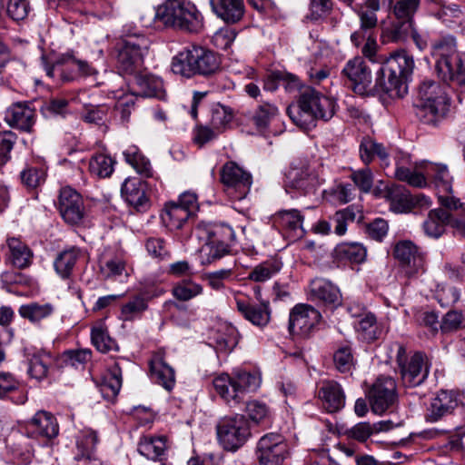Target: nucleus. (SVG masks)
I'll list each match as a JSON object with an SVG mask.
<instances>
[{"instance_id": "nucleus-22", "label": "nucleus", "mask_w": 465, "mask_h": 465, "mask_svg": "<svg viewBox=\"0 0 465 465\" xmlns=\"http://www.w3.org/2000/svg\"><path fill=\"white\" fill-rule=\"evenodd\" d=\"M318 397L322 407L330 413L337 412L345 406V393L335 381H322L318 388Z\"/></svg>"}, {"instance_id": "nucleus-14", "label": "nucleus", "mask_w": 465, "mask_h": 465, "mask_svg": "<svg viewBox=\"0 0 465 465\" xmlns=\"http://www.w3.org/2000/svg\"><path fill=\"white\" fill-rule=\"evenodd\" d=\"M43 64L46 75L50 78L59 77L63 82H69L74 80V75L71 74L75 68L84 75H91L94 73L87 63L84 61H77L72 55L64 54L56 58L51 64H49L43 57Z\"/></svg>"}, {"instance_id": "nucleus-39", "label": "nucleus", "mask_w": 465, "mask_h": 465, "mask_svg": "<svg viewBox=\"0 0 465 465\" xmlns=\"http://www.w3.org/2000/svg\"><path fill=\"white\" fill-rule=\"evenodd\" d=\"M360 156L365 164H369L375 156L379 157L381 162L388 160L387 149L381 144L371 139L364 137L360 144Z\"/></svg>"}, {"instance_id": "nucleus-12", "label": "nucleus", "mask_w": 465, "mask_h": 465, "mask_svg": "<svg viewBox=\"0 0 465 465\" xmlns=\"http://www.w3.org/2000/svg\"><path fill=\"white\" fill-rule=\"evenodd\" d=\"M420 5V0H397L391 6V14L397 20L391 28L393 41H402L412 31L414 15Z\"/></svg>"}, {"instance_id": "nucleus-38", "label": "nucleus", "mask_w": 465, "mask_h": 465, "mask_svg": "<svg viewBox=\"0 0 465 465\" xmlns=\"http://www.w3.org/2000/svg\"><path fill=\"white\" fill-rule=\"evenodd\" d=\"M52 363L53 356L51 353L46 351L35 353L29 360L28 374L37 381H42L47 377Z\"/></svg>"}, {"instance_id": "nucleus-62", "label": "nucleus", "mask_w": 465, "mask_h": 465, "mask_svg": "<svg viewBox=\"0 0 465 465\" xmlns=\"http://www.w3.org/2000/svg\"><path fill=\"white\" fill-rule=\"evenodd\" d=\"M434 5L440 6V9L434 12V15L444 23L451 22L452 19H458L462 15L461 8L456 4L446 5L440 0Z\"/></svg>"}, {"instance_id": "nucleus-53", "label": "nucleus", "mask_w": 465, "mask_h": 465, "mask_svg": "<svg viewBox=\"0 0 465 465\" xmlns=\"http://www.w3.org/2000/svg\"><path fill=\"white\" fill-rule=\"evenodd\" d=\"M92 342L101 352H107L115 347L114 341L109 336L107 330L99 324L92 329Z\"/></svg>"}, {"instance_id": "nucleus-2", "label": "nucleus", "mask_w": 465, "mask_h": 465, "mask_svg": "<svg viewBox=\"0 0 465 465\" xmlns=\"http://www.w3.org/2000/svg\"><path fill=\"white\" fill-rule=\"evenodd\" d=\"M450 97L445 85L431 80H423L418 88L415 114L425 124L436 126L450 111Z\"/></svg>"}, {"instance_id": "nucleus-45", "label": "nucleus", "mask_w": 465, "mask_h": 465, "mask_svg": "<svg viewBox=\"0 0 465 465\" xmlns=\"http://www.w3.org/2000/svg\"><path fill=\"white\" fill-rule=\"evenodd\" d=\"M234 200L244 199L252 184V174L234 163Z\"/></svg>"}, {"instance_id": "nucleus-41", "label": "nucleus", "mask_w": 465, "mask_h": 465, "mask_svg": "<svg viewBox=\"0 0 465 465\" xmlns=\"http://www.w3.org/2000/svg\"><path fill=\"white\" fill-rule=\"evenodd\" d=\"M190 216V212L179 206L176 203H167L162 214L163 222L171 229L182 228Z\"/></svg>"}, {"instance_id": "nucleus-10", "label": "nucleus", "mask_w": 465, "mask_h": 465, "mask_svg": "<svg viewBox=\"0 0 465 465\" xmlns=\"http://www.w3.org/2000/svg\"><path fill=\"white\" fill-rule=\"evenodd\" d=\"M256 455L259 465H282L289 456V446L282 434L270 432L258 440Z\"/></svg>"}, {"instance_id": "nucleus-43", "label": "nucleus", "mask_w": 465, "mask_h": 465, "mask_svg": "<svg viewBox=\"0 0 465 465\" xmlns=\"http://www.w3.org/2000/svg\"><path fill=\"white\" fill-rule=\"evenodd\" d=\"M54 312V306L51 303L40 304L37 302H31L22 305L19 308L20 315L29 320L33 323L41 322L48 318Z\"/></svg>"}, {"instance_id": "nucleus-1", "label": "nucleus", "mask_w": 465, "mask_h": 465, "mask_svg": "<svg viewBox=\"0 0 465 465\" xmlns=\"http://www.w3.org/2000/svg\"><path fill=\"white\" fill-rule=\"evenodd\" d=\"M334 99L323 95L312 87H306L301 94L298 104L287 108V114L299 127L308 129L317 119L330 120L335 114Z\"/></svg>"}, {"instance_id": "nucleus-29", "label": "nucleus", "mask_w": 465, "mask_h": 465, "mask_svg": "<svg viewBox=\"0 0 465 465\" xmlns=\"http://www.w3.org/2000/svg\"><path fill=\"white\" fill-rule=\"evenodd\" d=\"M99 271L104 279L116 280L128 275L124 258L111 252H104L100 256Z\"/></svg>"}, {"instance_id": "nucleus-40", "label": "nucleus", "mask_w": 465, "mask_h": 465, "mask_svg": "<svg viewBox=\"0 0 465 465\" xmlns=\"http://www.w3.org/2000/svg\"><path fill=\"white\" fill-rule=\"evenodd\" d=\"M125 161L132 165L135 171L145 176H153V168L150 161L141 153L140 150L135 145H131L124 151Z\"/></svg>"}, {"instance_id": "nucleus-49", "label": "nucleus", "mask_w": 465, "mask_h": 465, "mask_svg": "<svg viewBox=\"0 0 465 465\" xmlns=\"http://www.w3.org/2000/svg\"><path fill=\"white\" fill-rule=\"evenodd\" d=\"M96 432L92 429H84L79 432L76 438V447L80 457L93 455L97 444Z\"/></svg>"}, {"instance_id": "nucleus-6", "label": "nucleus", "mask_w": 465, "mask_h": 465, "mask_svg": "<svg viewBox=\"0 0 465 465\" xmlns=\"http://www.w3.org/2000/svg\"><path fill=\"white\" fill-rule=\"evenodd\" d=\"M219 59L213 51L201 45H190L173 57L172 71L185 77L209 75L219 68Z\"/></svg>"}, {"instance_id": "nucleus-5", "label": "nucleus", "mask_w": 465, "mask_h": 465, "mask_svg": "<svg viewBox=\"0 0 465 465\" xmlns=\"http://www.w3.org/2000/svg\"><path fill=\"white\" fill-rule=\"evenodd\" d=\"M155 19L166 26L198 33L203 25V16L188 0H166L155 10Z\"/></svg>"}, {"instance_id": "nucleus-63", "label": "nucleus", "mask_w": 465, "mask_h": 465, "mask_svg": "<svg viewBox=\"0 0 465 465\" xmlns=\"http://www.w3.org/2000/svg\"><path fill=\"white\" fill-rule=\"evenodd\" d=\"M351 179L362 193H369L373 184V175L368 167L353 171Z\"/></svg>"}, {"instance_id": "nucleus-50", "label": "nucleus", "mask_w": 465, "mask_h": 465, "mask_svg": "<svg viewBox=\"0 0 465 465\" xmlns=\"http://www.w3.org/2000/svg\"><path fill=\"white\" fill-rule=\"evenodd\" d=\"M282 269V262L276 261H268L255 266L249 274V279L257 282L270 280Z\"/></svg>"}, {"instance_id": "nucleus-48", "label": "nucleus", "mask_w": 465, "mask_h": 465, "mask_svg": "<svg viewBox=\"0 0 465 465\" xmlns=\"http://www.w3.org/2000/svg\"><path fill=\"white\" fill-rule=\"evenodd\" d=\"M114 161L109 155L98 153L90 159L89 170L97 177L105 178L114 172Z\"/></svg>"}, {"instance_id": "nucleus-34", "label": "nucleus", "mask_w": 465, "mask_h": 465, "mask_svg": "<svg viewBox=\"0 0 465 465\" xmlns=\"http://www.w3.org/2000/svg\"><path fill=\"white\" fill-rule=\"evenodd\" d=\"M81 257L82 252L76 247H71L60 252L54 261L56 273L63 279L69 278Z\"/></svg>"}, {"instance_id": "nucleus-59", "label": "nucleus", "mask_w": 465, "mask_h": 465, "mask_svg": "<svg viewBox=\"0 0 465 465\" xmlns=\"http://www.w3.org/2000/svg\"><path fill=\"white\" fill-rule=\"evenodd\" d=\"M333 361L336 369L340 372L351 371L353 367V356L351 348L348 346L339 348L333 355Z\"/></svg>"}, {"instance_id": "nucleus-31", "label": "nucleus", "mask_w": 465, "mask_h": 465, "mask_svg": "<svg viewBox=\"0 0 465 465\" xmlns=\"http://www.w3.org/2000/svg\"><path fill=\"white\" fill-rule=\"evenodd\" d=\"M102 396L107 401L115 399L122 387V370L118 362L114 361L98 385Z\"/></svg>"}, {"instance_id": "nucleus-24", "label": "nucleus", "mask_w": 465, "mask_h": 465, "mask_svg": "<svg viewBox=\"0 0 465 465\" xmlns=\"http://www.w3.org/2000/svg\"><path fill=\"white\" fill-rule=\"evenodd\" d=\"M147 183L139 178H127L122 184L121 194L124 201L137 211L149 206L146 195Z\"/></svg>"}, {"instance_id": "nucleus-37", "label": "nucleus", "mask_w": 465, "mask_h": 465, "mask_svg": "<svg viewBox=\"0 0 465 465\" xmlns=\"http://www.w3.org/2000/svg\"><path fill=\"white\" fill-rule=\"evenodd\" d=\"M392 428L390 420L380 421L371 424L369 422H359L347 430L346 435L353 440L366 441L374 432L389 430Z\"/></svg>"}, {"instance_id": "nucleus-18", "label": "nucleus", "mask_w": 465, "mask_h": 465, "mask_svg": "<svg viewBox=\"0 0 465 465\" xmlns=\"http://www.w3.org/2000/svg\"><path fill=\"white\" fill-rule=\"evenodd\" d=\"M287 183L290 187L306 195L314 193L324 179L313 168L306 165L292 168L287 173Z\"/></svg>"}, {"instance_id": "nucleus-4", "label": "nucleus", "mask_w": 465, "mask_h": 465, "mask_svg": "<svg viewBox=\"0 0 465 465\" xmlns=\"http://www.w3.org/2000/svg\"><path fill=\"white\" fill-rule=\"evenodd\" d=\"M435 71L443 82L465 88V55L457 53L455 39L444 37L433 45Z\"/></svg>"}, {"instance_id": "nucleus-47", "label": "nucleus", "mask_w": 465, "mask_h": 465, "mask_svg": "<svg viewBox=\"0 0 465 465\" xmlns=\"http://www.w3.org/2000/svg\"><path fill=\"white\" fill-rule=\"evenodd\" d=\"M286 84L285 88H297L299 85L298 79L285 73L276 71L269 74L264 80L263 88L266 91L273 92L278 89L280 84Z\"/></svg>"}, {"instance_id": "nucleus-60", "label": "nucleus", "mask_w": 465, "mask_h": 465, "mask_svg": "<svg viewBox=\"0 0 465 465\" xmlns=\"http://www.w3.org/2000/svg\"><path fill=\"white\" fill-rule=\"evenodd\" d=\"M17 136L11 131L0 132V165L5 164L11 158V151Z\"/></svg>"}, {"instance_id": "nucleus-35", "label": "nucleus", "mask_w": 465, "mask_h": 465, "mask_svg": "<svg viewBox=\"0 0 465 465\" xmlns=\"http://www.w3.org/2000/svg\"><path fill=\"white\" fill-rule=\"evenodd\" d=\"M425 180L431 179L439 190L445 193H452V177L446 165L428 163L423 168Z\"/></svg>"}, {"instance_id": "nucleus-51", "label": "nucleus", "mask_w": 465, "mask_h": 465, "mask_svg": "<svg viewBox=\"0 0 465 465\" xmlns=\"http://www.w3.org/2000/svg\"><path fill=\"white\" fill-rule=\"evenodd\" d=\"M216 435L223 450H232V418L223 417L216 425Z\"/></svg>"}, {"instance_id": "nucleus-61", "label": "nucleus", "mask_w": 465, "mask_h": 465, "mask_svg": "<svg viewBox=\"0 0 465 465\" xmlns=\"http://www.w3.org/2000/svg\"><path fill=\"white\" fill-rule=\"evenodd\" d=\"M278 114V109L275 105L265 103L259 106L255 115L252 120L259 129L265 128L270 120Z\"/></svg>"}, {"instance_id": "nucleus-8", "label": "nucleus", "mask_w": 465, "mask_h": 465, "mask_svg": "<svg viewBox=\"0 0 465 465\" xmlns=\"http://www.w3.org/2000/svg\"><path fill=\"white\" fill-rule=\"evenodd\" d=\"M396 362L405 387H417L422 384L429 375L428 358L421 351H415L412 355L408 356L405 346L398 344Z\"/></svg>"}, {"instance_id": "nucleus-7", "label": "nucleus", "mask_w": 465, "mask_h": 465, "mask_svg": "<svg viewBox=\"0 0 465 465\" xmlns=\"http://www.w3.org/2000/svg\"><path fill=\"white\" fill-rule=\"evenodd\" d=\"M414 68L412 56L402 51L388 58L381 67L375 86L377 91L391 95L399 94L402 84L408 80Z\"/></svg>"}, {"instance_id": "nucleus-17", "label": "nucleus", "mask_w": 465, "mask_h": 465, "mask_svg": "<svg viewBox=\"0 0 465 465\" xmlns=\"http://www.w3.org/2000/svg\"><path fill=\"white\" fill-rule=\"evenodd\" d=\"M58 207L64 220L71 224L79 223L84 217V205L82 196L71 187L60 191Z\"/></svg>"}, {"instance_id": "nucleus-55", "label": "nucleus", "mask_w": 465, "mask_h": 465, "mask_svg": "<svg viewBox=\"0 0 465 465\" xmlns=\"http://www.w3.org/2000/svg\"><path fill=\"white\" fill-rule=\"evenodd\" d=\"M338 253L354 263H361L366 258V249L360 243H345L338 247Z\"/></svg>"}, {"instance_id": "nucleus-15", "label": "nucleus", "mask_w": 465, "mask_h": 465, "mask_svg": "<svg viewBox=\"0 0 465 465\" xmlns=\"http://www.w3.org/2000/svg\"><path fill=\"white\" fill-rule=\"evenodd\" d=\"M215 15L226 25L219 28L213 36V45L220 50L230 51L232 44V29L230 26L232 21V0H210Z\"/></svg>"}, {"instance_id": "nucleus-13", "label": "nucleus", "mask_w": 465, "mask_h": 465, "mask_svg": "<svg viewBox=\"0 0 465 465\" xmlns=\"http://www.w3.org/2000/svg\"><path fill=\"white\" fill-rule=\"evenodd\" d=\"M370 404L373 412L382 414L397 400V386L393 378L381 376L372 384L368 392Z\"/></svg>"}, {"instance_id": "nucleus-56", "label": "nucleus", "mask_w": 465, "mask_h": 465, "mask_svg": "<svg viewBox=\"0 0 465 465\" xmlns=\"http://www.w3.org/2000/svg\"><path fill=\"white\" fill-rule=\"evenodd\" d=\"M202 292V285L190 281H183L173 289V296L180 301H188Z\"/></svg>"}, {"instance_id": "nucleus-36", "label": "nucleus", "mask_w": 465, "mask_h": 465, "mask_svg": "<svg viewBox=\"0 0 465 465\" xmlns=\"http://www.w3.org/2000/svg\"><path fill=\"white\" fill-rule=\"evenodd\" d=\"M6 244L9 249V259L13 265L23 269L31 263L33 253L29 247L19 238H8Z\"/></svg>"}, {"instance_id": "nucleus-33", "label": "nucleus", "mask_w": 465, "mask_h": 465, "mask_svg": "<svg viewBox=\"0 0 465 465\" xmlns=\"http://www.w3.org/2000/svg\"><path fill=\"white\" fill-rule=\"evenodd\" d=\"M451 222V213L443 208L431 210L428 218L423 223L425 233L432 238L440 237L444 232L445 227Z\"/></svg>"}, {"instance_id": "nucleus-26", "label": "nucleus", "mask_w": 465, "mask_h": 465, "mask_svg": "<svg viewBox=\"0 0 465 465\" xmlns=\"http://www.w3.org/2000/svg\"><path fill=\"white\" fill-rule=\"evenodd\" d=\"M394 257L403 265L412 268L414 272L423 270L424 258L411 241L403 240L396 243L393 250Z\"/></svg>"}, {"instance_id": "nucleus-23", "label": "nucleus", "mask_w": 465, "mask_h": 465, "mask_svg": "<svg viewBox=\"0 0 465 465\" xmlns=\"http://www.w3.org/2000/svg\"><path fill=\"white\" fill-rule=\"evenodd\" d=\"M35 111L26 103H15L9 106L5 114V121L14 128L31 132L35 124Z\"/></svg>"}, {"instance_id": "nucleus-19", "label": "nucleus", "mask_w": 465, "mask_h": 465, "mask_svg": "<svg viewBox=\"0 0 465 465\" xmlns=\"http://www.w3.org/2000/svg\"><path fill=\"white\" fill-rule=\"evenodd\" d=\"M342 74L351 81L353 91L359 94L369 92L372 75L365 61L361 57H355L347 62Z\"/></svg>"}, {"instance_id": "nucleus-44", "label": "nucleus", "mask_w": 465, "mask_h": 465, "mask_svg": "<svg viewBox=\"0 0 465 465\" xmlns=\"http://www.w3.org/2000/svg\"><path fill=\"white\" fill-rule=\"evenodd\" d=\"M261 385L258 372L238 371L234 376V392H253Z\"/></svg>"}, {"instance_id": "nucleus-9", "label": "nucleus", "mask_w": 465, "mask_h": 465, "mask_svg": "<svg viewBox=\"0 0 465 465\" xmlns=\"http://www.w3.org/2000/svg\"><path fill=\"white\" fill-rule=\"evenodd\" d=\"M148 48V39L143 35H129L119 47L116 66L121 74H136L143 64V55Z\"/></svg>"}, {"instance_id": "nucleus-11", "label": "nucleus", "mask_w": 465, "mask_h": 465, "mask_svg": "<svg viewBox=\"0 0 465 465\" xmlns=\"http://www.w3.org/2000/svg\"><path fill=\"white\" fill-rule=\"evenodd\" d=\"M376 194L388 201L391 209L395 213L409 212L416 204L430 205V200L427 196L423 194L412 196L405 187L398 184L386 185L383 189H379Z\"/></svg>"}, {"instance_id": "nucleus-21", "label": "nucleus", "mask_w": 465, "mask_h": 465, "mask_svg": "<svg viewBox=\"0 0 465 465\" xmlns=\"http://www.w3.org/2000/svg\"><path fill=\"white\" fill-rule=\"evenodd\" d=\"M25 430L31 438L53 439L58 435L59 427L56 419L50 412L39 411L26 423Z\"/></svg>"}, {"instance_id": "nucleus-42", "label": "nucleus", "mask_w": 465, "mask_h": 465, "mask_svg": "<svg viewBox=\"0 0 465 465\" xmlns=\"http://www.w3.org/2000/svg\"><path fill=\"white\" fill-rule=\"evenodd\" d=\"M277 223L293 232L296 237H302L305 230L302 227L303 217L298 210L281 211L276 215Z\"/></svg>"}, {"instance_id": "nucleus-52", "label": "nucleus", "mask_w": 465, "mask_h": 465, "mask_svg": "<svg viewBox=\"0 0 465 465\" xmlns=\"http://www.w3.org/2000/svg\"><path fill=\"white\" fill-rule=\"evenodd\" d=\"M147 308V300L142 296H135L122 306V317L124 321H133L134 319L140 317Z\"/></svg>"}, {"instance_id": "nucleus-16", "label": "nucleus", "mask_w": 465, "mask_h": 465, "mask_svg": "<svg viewBox=\"0 0 465 465\" xmlns=\"http://www.w3.org/2000/svg\"><path fill=\"white\" fill-rule=\"evenodd\" d=\"M321 318V313L312 306L297 304L290 312L289 331L292 334L308 336Z\"/></svg>"}, {"instance_id": "nucleus-20", "label": "nucleus", "mask_w": 465, "mask_h": 465, "mask_svg": "<svg viewBox=\"0 0 465 465\" xmlns=\"http://www.w3.org/2000/svg\"><path fill=\"white\" fill-rule=\"evenodd\" d=\"M255 296L260 301V305L256 306L248 300L238 299L236 305L242 317L252 322L253 325L263 327L271 320V309L268 301H261V289H254Z\"/></svg>"}, {"instance_id": "nucleus-46", "label": "nucleus", "mask_w": 465, "mask_h": 465, "mask_svg": "<svg viewBox=\"0 0 465 465\" xmlns=\"http://www.w3.org/2000/svg\"><path fill=\"white\" fill-rule=\"evenodd\" d=\"M232 119V111L230 106L221 103L214 104L211 108V124L220 133L226 129Z\"/></svg>"}, {"instance_id": "nucleus-58", "label": "nucleus", "mask_w": 465, "mask_h": 465, "mask_svg": "<svg viewBox=\"0 0 465 465\" xmlns=\"http://www.w3.org/2000/svg\"><path fill=\"white\" fill-rule=\"evenodd\" d=\"M251 437L250 425L243 415L234 417V450Z\"/></svg>"}, {"instance_id": "nucleus-57", "label": "nucleus", "mask_w": 465, "mask_h": 465, "mask_svg": "<svg viewBox=\"0 0 465 465\" xmlns=\"http://www.w3.org/2000/svg\"><path fill=\"white\" fill-rule=\"evenodd\" d=\"M324 193L330 195L332 201L340 204H345L351 202L354 197V189L352 185L349 183L336 184L324 191Z\"/></svg>"}, {"instance_id": "nucleus-32", "label": "nucleus", "mask_w": 465, "mask_h": 465, "mask_svg": "<svg viewBox=\"0 0 465 465\" xmlns=\"http://www.w3.org/2000/svg\"><path fill=\"white\" fill-rule=\"evenodd\" d=\"M138 452L148 460H162L167 450L165 436H143L138 443Z\"/></svg>"}, {"instance_id": "nucleus-30", "label": "nucleus", "mask_w": 465, "mask_h": 465, "mask_svg": "<svg viewBox=\"0 0 465 465\" xmlns=\"http://www.w3.org/2000/svg\"><path fill=\"white\" fill-rule=\"evenodd\" d=\"M152 380L163 386L166 391L173 390L175 384L173 369L169 366L161 355H155L150 361Z\"/></svg>"}, {"instance_id": "nucleus-25", "label": "nucleus", "mask_w": 465, "mask_h": 465, "mask_svg": "<svg viewBox=\"0 0 465 465\" xmlns=\"http://www.w3.org/2000/svg\"><path fill=\"white\" fill-rule=\"evenodd\" d=\"M457 404V399L452 391H440L431 400L427 409L426 420L430 422H436L442 417L450 414Z\"/></svg>"}, {"instance_id": "nucleus-64", "label": "nucleus", "mask_w": 465, "mask_h": 465, "mask_svg": "<svg viewBox=\"0 0 465 465\" xmlns=\"http://www.w3.org/2000/svg\"><path fill=\"white\" fill-rule=\"evenodd\" d=\"M389 232V224L382 218H376L366 226L368 236L377 242H382Z\"/></svg>"}, {"instance_id": "nucleus-54", "label": "nucleus", "mask_w": 465, "mask_h": 465, "mask_svg": "<svg viewBox=\"0 0 465 465\" xmlns=\"http://www.w3.org/2000/svg\"><path fill=\"white\" fill-rule=\"evenodd\" d=\"M398 161L395 169V177L402 182L408 183L410 185L416 187H423L426 185L423 172L411 171L410 168L401 165Z\"/></svg>"}, {"instance_id": "nucleus-28", "label": "nucleus", "mask_w": 465, "mask_h": 465, "mask_svg": "<svg viewBox=\"0 0 465 465\" xmlns=\"http://www.w3.org/2000/svg\"><path fill=\"white\" fill-rule=\"evenodd\" d=\"M135 92L138 95L143 97H155L163 99L165 91L161 78L146 74H137L134 75Z\"/></svg>"}, {"instance_id": "nucleus-3", "label": "nucleus", "mask_w": 465, "mask_h": 465, "mask_svg": "<svg viewBox=\"0 0 465 465\" xmlns=\"http://www.w3.org/2000/svg\"><path fill=\"white\" fill-rule=\"evenodd\" d=\"M196 236L204 244L200 250L201 263L209 265L231 252L232 229L224 223L200 222L195 227Z\"/></svg>"}, {"instance_id": "nucleus-27", "label": "nucleus", "mask_w": 465, "mask_h": 465, "mask_svg": "<svg viewBox=\"0 0 465 465\" xmlns=\"http://www.w3.org/2000/svg\"><path fill=\"white\" fill-rule=\"evenodd\" d=\"M311 294L326 306L337 307L341 303L340 290L325 279H315L311 282Z\"/></svg>"}]
</instances>
